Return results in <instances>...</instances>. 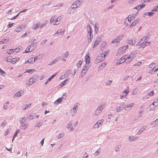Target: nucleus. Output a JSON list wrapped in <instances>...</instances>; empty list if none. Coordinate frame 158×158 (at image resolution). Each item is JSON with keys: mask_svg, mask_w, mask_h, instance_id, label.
<instances>
[{"mask_svg": "<svg viewBox=\"0 0 158 158\" xmlns=\"http://www.w3.org/2000/svg\"><path fill=\"white\" fill-rule=\"evenodd\" d=\"M105 105L103 104H101L96 110L95 113V114L97 115L99 114L100 112H102L103 109L105 107Z\"/></svg>", "mask_w": 158, "mask_h": 158, "instance_id": "nucleus-1", "label": "nucleus"}, {"mask_svg": "<svg viewBox=\"0 0 158 158\" xmlns=\"http://www.w3.org/2000/svg\"><path fill=\"white\" fill-rule=\"evenodd\" d=\"M143 40L144 37H143L141 39L138 43L136 44V45L137 46L142 45L140 47H142V48H144L146 47L147 45L146 44H144V42H143Z\"/></svg>", "mask_w": 158, "mask_h": 158, "instance_id": "nucleus-2", "label": "nucleus"}, {"mask_svg": "<svg viewBox=\"0 0 158 158\" xmlns=\"http://www.w3.org/2000/svg\"><path fill=\"white\" fill-rule=\"evenodd\" d=\"M90 66V65H89V64H86L85 66L81 73L82 76H83L85 75L87 70L89 69Z\"/></svg>", "mask_w": 158, "mask_h": 158, "instance_id": "nucleus-3", "label": "nucleus"}, {"mask_svg": "<svg viewBox=\"0 0 158 158\" xmlns=\"http://www.w3.org/2000/svg\"><path fill=\"white\" fill-rule=\"evenodd\" d=\"M140 20V19L139 18L136 19H135L131 23L130 26V27H132L135 26L136 23H138Z\"/></svg>", "mask_w": 158, "mask_h": 158, "instance_id": "nucleus-4", "label": "nucleus"}, {"mask_svg": "<svg viewBox=\"0 0 158 158\" xmlns=\"http://www.w3.org/2000/svg\"><path fill=\"white\" fill-rule=\"evenodd\" d=\"M126 57L125 59H124L123 61L126 63H129L133 59V58H131V56H128L127 57L126 56H124Z\"/></svg>", "mask_w": 158, "mask_h": 158, "instance_id": "nucleus-5", "label": "nucleus"}, {"mask_svg": "<svg viewBox=\"0 0 158 158\" xmlns=\"http://www.w3.org/2000/svg\"><path fill=\"white\" fill-rule=\"evenodd\" d=\"M86 30L87 32V34L93 33V31H92L91 26L89 24H88L86 26Z\"/></svg>", "mask_w": 158, "mask_h": 158, "instance_id": "nucleus-6", "label": "nucleus"}, {"mask_svg": "<svg viewBox=\"0 0 158 158\" xmlns=\"http://www.w3.org/2000/svg\"><path fill=\"white\" fill-rule=\"evenodd\" d=\"M90 59L91 58L89 56V53H87L86 55L85 58L86 64H89Z\"/></svg>", "mask_w": 158, "mask_h": 158, "instance_id": "nucleus-7", "label": "nucleus"}, {"mask_svg": "<svg viewBox=\"0 0 158 158\" xmlns=\"http://www.w3.org/2000/svg\"><path fill=\"white\" fill-rule=\"evenodd\" d=\"M126 57L125 56H123L121 58H120L119 60H118L117 62H116V65H119L123 63L124 62L123 61L124 59H125Z\"/></svg>", "mask_w": 158, "mask_h": 158, "instance_id": "nucleus-8", "label": "nucleus"}, {"mask_svg": "<svg viewBox=\"0 0 158 158\" xmlns=\"http://www.w3.org/2000/svg\"><path fill=\"white\" fill-rule=\"evenodd\" d=\"M104 120L101 119L99 121H98L94 125L95 127H96L98 128L100 125H102L103 123Z\"/></svg>", "mask_w": 158, "mask_h": 158, "instance_id": "nucleus-9", "label": "nucleus"}, {"mask_svg": "<svg viewBox=\"0 0 158 158\" xmlns=\"http://www.w3.org/2000/svg\"><path fill=\"white\" fill-rule=\"evenodd\" d=\"M87 38L88 39V42L89 43L90 42L93 38V33H89L87 34Z\"/></svg>", "mask_w": 158, "mask_h": 158, "instance_id": "nucleus-10", "label": "nucleus"}, {"mask_svg": "<svg viewBox=\"0 0 158 158\" xmlns=\"http://www.w3.org/2000/svg\"><path fill=\"white\" fill-rule=\"evenodd\" d=\"M57 74V73H55L52 75L49 78H48L47 80L45 83V84H47L49 81H51V80L53 79Z\"/></svg>", "mask_w": 158, "mask_h": 158, "instance_id": "nucleus-11", "label": "nucleus"}, {"mask_svg": "<svg viewBox=\"0 0 158 158\" xmlns=\"http://www.w3.org/2000/svg\"><path fill=\"white\" fill-rule=\"evenodd\" d=\"M134 105V104L133 103H131L130 104H128L125 106L126 110H130Z\"/></svg>", "mask_w": 158, "mask_h": 158, "instance_id": "nucleus-12", "label": "nucleus"}, {"mask_svg": "<svg viewBox=\"0 0 158 158\" xmlns=\"http://www.w3.org/2000/svg\"><path fill=\"white\" fill-rule=\"evenodd\" d=\"M138 139V138L135 136H130L128 138V140L129 141H133L136 140Z\"/></svg>", "mask_w": 158, "mask_h": 158, "instance_id": "nucleus-13", "label": "nucleus"}, {"mask_svg": "<svg viewBox=\"0 0 158 158\" xmlns=\"http://www.w3.org/2000/svg\"><path fill=\"white\" fill-rule=\"evenodd\" d=\"M125 51L121 48L118 50L117 55H120L121 54L123 53Z\"/></svg>", "mask_w": 158, "mask_h": 158, "instance_id": "nucleus-14", "label": "nucleus"}, {"mask_svg": "<svg viewBox=\"0 0 158 158\" xmlns=\"http://www.w3.org/2000/svg\"><path fill=\"white\" fill-rule=\"evenodd\" d=\"M36 77L35 76H33L29 80L30 82H32L31 84L35 82L36 81Z\"/></svg>", "mask_w": 158, "mask_h": 158, "instance_id": "nucleus-15", "label": "nucleus"}, {"mask_svg": "<svg viewBox=\"0 0 158 158\" xmlns=\"http://www.w3.org/2000/svg\"><path fill=\"white\" fill-rule=\"evenodd\" d=\"M146 128V126H143L142 127L141 129L137 132V134L138 135H140L143 131Z\"/></svg>", "mask_w": 158, "mask_h": 158, "instance_id": "nucleus-16", "label": "nucleus"}, {"mask_svg": "<svg viewBox=\"0 0 158 158\" xmlns=\"http://www.w3.org/2000/svg\"><path fill=\"white\" fill-rule=\"evenodd\" d=\"M40 23H38L37 24H36V25L34 27H32V29L36 30L39 27H40Z\"/></svg>", "mask_w": 158, "mask_h": 158, "instance_id": "nucleus-17", "label": "nucleus"}, {"mask_svg": "<svg viewBox=\"0 0 158 158\" xmlns=\"http://www.w3.org/2000/svg\"><path fill=\"white\" fill-rule=\"evenodd\" d=\"M154 94L153 91H152L150 92L149 93L147 96L145 97L146 99H147L149 98V96H151L153 95Z\"/></svg>", "mask_w": 158, "mask_h": 158, "instance_id": "nucleus-18", "label": "nucleus"}, {"mask_svg": "<svg viewBox=\"0 0 158 158\" xmlns=\"http://www.w3.org/2000/svg\"><path fill=\"white\" fill-rule=\"evenodd\" d=\"M78 6L77 5V2H75L74 3H73L71 6L70 7L71 9H73L74 10Z\"/></svg>", "mask_w": 158, "mask_h": 158, "instance_id": "nucleus-19", "label": "nucleus"}, {"mask_svg": "<svg viewBox=\"0 0 158 158\" xmlns=\"http://www.w3.org/2000/svg\"><path fill=\"white\" fill-rule=\"evenodd\" d=\"M120 41V39H119L117 37L114 39L112 40L111 43L112 44H115L119 42Z\"/></svg>", "mask_w": 158, "mask_h": 158, "instance_id": "nucleus-20", "label": "nucleus"}, {"mask_svg": "<svg viewBox=\"0 0 158 158\" xmlns=\"http://www.w3.org/2000/svg\"><path fill=\"white\" fill-rule=\"evenodd\" d=\"M33 57L31 58H30L26 60L25 62V63H33L34 62V61H33Z\"/></svg>", "mask_w": 158, "mask_h": 158, "instance_id": "nucleus-21", "label": "nucleus"}, {"mask_svg": "<svg viewBox=\"0 0 158 158\" xmlns=\"http://www.w3.org/2000/svg\"><path fill=\"white\" fill-rule=\"evenodd\" d=\"M60 60V58L57 57L56 58H55L53 61L51 62L49 65H51L52 64H54L56 63V62Z\"/></svg>", "mask_w": 158, "mask_h": 158, "instance_id": "nucleus-22", "label": "nucleus"}, {"mask_svg": "<svg viewBox=\"0 0 158 158\" xmlns=\"http://www.w3.org/2000/svg\"><path fill=\"white\" fill-rule=\"evenodd\" d=\"M22 27V26H20L19 27H17L15 29V31L17 32H19V31H21L22 29L21 27Z\"/></svg>", "mask_w": 158, "mask_h": 158, "instance_id": "nucleus-23", "label": "nucleus"}, {"mask_svg": "<svg viewBox=\"0 0 158 158\" xmlns=\"http://www.w3.org/2000/svg\"><path fill=\"white\" fill-rule=\"evenodd\" d=\"M63 98V97H61L60 98H59L56 100V101L54 103L56 104H58V103H60L61 102L62 99Z\"/></svg>", "mask_w": 158, "mask_h": 158, "instance_id": "nucleus-24", "label": "nucleus"}, {"mask_svg": "<svg viewBox=\"0 0 158 158\" xmlns=\"http://www.w3.org/2000/svg\"><path fill=\"white\" fill-rule=\"evenodd\" d=\"M41 58V56L40 55L35 56V57H33L34 62L36 61L38 59H40Z\"/></svg>", "mask_w": 158, "mask_h": 158, "instance_id": "nucleus-25", "label": "nucleus"}, {"mask_svg": "<svg viewBox=\"0 0 158 158\" xmlns=\"http://www.w3.org/2000/svg\"><path fill=\"white\" fill-rule=\"evenodd\" d=\"M154 14V12L152 11L150 12H147L145 13V15H148L150 16H152Z\"/></svg>", "mask_w": 158, "mask_h": 158, "instance_id": "nucleus-26", "label": "nucleus"}, {"mask_svg": "<svg viewBox=\"0 0 158 158\" xmlns=\"http://www.w3.org/2000/svg\"><path fill=\"white\" fill-rule=\"evenodd\" d=\"M60 19L61 18L60 17H58L57 18L55 22H54V23H55L53 24V25H55L59 24V23H57V22L60 20Z\"/></svg>", "mask_w": 158, "mask_h": 158, "instance_id": "nucleus-27", "label": "nucleus"}, {"mask_svg": "<svg viewBox=\"0 0 158 158\" xmlns=\"http://www.w3.org/2000/svg\"><path fill=\"white\" fill-rule=\"evenodd\" d=\"M145 6V4H142L138 6L139 10L143 8Z\"/></svg>", "mask_w": 158, "mask_h": 158, "instance_id": "nucleus-28", "label": "nucleus"}, {"mask_svg": "<svg viewBox=\"0 0 158 158\" xmlns=\"http://www.w3.org/2000/svg\"><path fill=\"white\" fill-rule=\"evenodd\" d=\"M37 45V44L35 43H33L30 46V48H32V49L35 48Z\"/></svg>", "mask_w": 158, "mask_h": 158, "instance_id": "nucleus-29", "label": "nucleus"}, {"mask_svg": "<svg viewBox=\"0 0 158 158\" xmlns=\"http://www.w3.org/2000/svg\"><path fill=\"white\" fill-rule=\"evenodd\" d=\"M34 71V69H28L26 70V72L28 73H31Z\"/></svg>", "mask_w": 158, "mask_h": 158, "instance_id": "nucleus-30", "label": "nucleus"}, {"mask_svg": "<svg viewBox=\"0 0 158 158\" xmlns=\"http://www.w3.org/2000/svg\"><path fill=\"white\" fill-rule=\"evenodd\" d=\"M82 62V61L81 60H80L78 62L77 64V68H79L81 66Z\"/></svg>", "mask_w": 158, "mask_h": 158, "instance_id": "nucleus-31", "label": "nucleus"}, {"mask_svg": "<svg viewBox=\"0 0 158 158\" xmlns=\"http://www.w3.org/2000/svg\"><path fill=\"white\" fill-rule=\"evenodd\" d=\"M97 59L101 61H103L105 59V58L102 57L100 56V55L98 56L97 57Z\"/></svg>", "mask_w": 158, "mask_h": 158, "instance_id": "nucleus-32", "label": "nucleus"}, {"mask_svg": "<svg viewBox=\"0 0 158 158\" xmlns=\"http://www.w3.org/2000/svg\"><path fill=\"white\" fill-rule=\"evenodd\" d=\"M107 54V53H106V52H105L99 55H100V56L102 57L105 58V57L106 56V54Z\"/></svg>", "mask_w": 158, "mask_h": 158, "instance_id": "nucleus-33", "label": "nucleus"}, {"mask_svg": "<svg viewBox=\"0 0 158 158\" xmlns=\"http://www.w3.org/2000/svg\"><path fill=\"white\" fill-rule=\"evenodd\" d=\"M94 31H98V23H95L94 24Z\"/></svg>", "mask_w": 158, "mask_h": 158, "instance_id": "nucleus-34", "label": "nucleus"}, {"mask_svg": "<svg viewBox=\"0 0 158 158\" xmlns=\"http://www.w3.org/2000/svg\"><path fill=\"white\" fill-rule=\"evenodd\" d=\"M70 73V70H67L65 73L64 75V76H66V77H68Z\"/></svg>", "mask_w": 158, "mask_h": 158, "instance_id": "nucleus-35", "label": "nucleus"}, {"mask_svg": "<svg viewBox=\"0 0 158 158\" xmlns=\"http://www.w3.org/2000/svg\"><path fill=\"white\" fill-rule=\"evenodd\" d=\"M62 30L61 29H59L56 32L55 34V35H56V34L57 35H60V33L61 32Z\"/></svg>", "mask_w": 158, "mask_h": 158, "instance_id": "nucleus-36", "label": "nucleus"}, {"mask_svg": "<svg viewBox=\"0 0 158 158\" xmlns=\"http://www.w3.org/2000/svg\"><path fill=\"white\" fill-rule=\"evenodd\" d=\"M101 152V149H98L94 153V155L95 156H97Z\"/></svg>", "mask_w": 158, "mask_h": 158, "instance_id": "nucleus-37", "label": "nucleus"}, {"mask_svg": "<svg viewBox=\"0 0 158 158\" xmlns=\"http://www.w3.org/2000/svg\"><path fill=\"white\" fill-rule=\"evenodd\" d=\"M69 79H67L63 81L61 83V84H60V85H61V86H63L65 84V82L67 81H69Z\"/></svg>", "mask_w": 158, "mask_h": 158, "instance_id": "nucleus-38", "label": "nucleus"}, {"mask_svg": "<svg viewBox=\"0 0 158 158\" xmlns=\"http://www.w3.org/2000/svg\"><path fill=\"white\" fill-rule=\"evenodd\" d=\"M64 133H62L60 134H59L57 136V138L58 139H60V138H62L64 136Z\"/></svg>", "mask_w": 158, "mask_h": 158, "instance_id": "nucleus-39", "label": "nucleus"}, {"mask_svg": "<svg viewBox=\"0 0 158 158\" xmlns=\"http://www.w3.org/2000/svg\"><path fill=\"white\" fill-rule=\"evenodd\" d=\"M14 49H10L9 50H7V52L9 54H11L13 52H14Z\"/></svg>", "mask_w": 158, "mask_h": 158, "instance_id": "nucleus-40", "label": "nucleus"}, {"mask_svg": "<svg viewBox=\"0 0 158 158\" xmlns=\"http://www.w3.org/2000/svg\"><path fill=\"white\" fill-rule=\"evenodd\" d=\"M127 89H126L123 92V93H125V94H126L127 95V94L129 92V91L128 90V87H127Z\"/></svg>", "mask_w": 158, "mask_h": 158, "instance_id": "nucleus-41", "label": "nucleus"}, {"mask_svg": "<svg viewBox=\"0 0 158 158\" xmlns=\"http://www.w3.org/2000/svg\"><path fill=\"white\" fill-rule=\"evenodd\" d=\"M20 130L19 129H17L14 134L13 136L16 137L18 133L19 132Z\"/></svg>", "mask_w": 158, "mask_h": 158, "instance_id": "nucleus-42", "label": "nucleus"}, {"mask_svg": "<svg viewBox=\"0 0 158 158\" xmlns=\"http://www.w3.org/2000/svg\"><path fill=\"white\" fill-rule=\"evenodd\" d=\"M26 119L25 118H22L19 121V122L21 124L23 123L24 122H25Z\"/></svg>", "mask_w": 158, "mask_h": 158, "instance_id": "nucleus-43", "label": "nucleus"}, {"mask_svg": "<svg viewBox=\"0 0 158 158\" xmlns=\"http://www.w3.org/2000/svg\"><path fill=\"white\" fill-rule=\"evenodd\" d=\"M58 57H59L60 59H61L62 60L65 61L66 60V59L65 58V57L63 55L61 56Z\"/></svg>", "mask_w": 158, "mask_h": 158, "instance_id": "nucleus-44", "label": "nucleus"}, {"mask_svg": "<svg viewBox=\"0 0 158 158\" xmlns=\"http://www.w3.org/2000/svg\"><path fill=\"white\" fill-rule=\"evenodd\" d=\"M26 126V125L25 124H23L20 127V128L23 130L25 129L26 127H25Z\"/></svg>", "mask_w": 158, "mask_h": 158, "instance_id": "nucleus-45", "label": "nucleus"}, {"mask_svg": "<svg viewBox=\"0 0 158 158\" xmlns=\"http://www.w3.org/2000/svg\"><path fill=\"white\" fill-rule=\"evenodd\" d=\"M31 48H30V46H29L27 48L26 50L25 51V52L26 53H28V52H30V49Z\"/></svg>", "mask_w": 158, "mask_h": 158, "instance_id": "nucleus-46", "label": "nucleus"}, {"mask_svg": "<svg viewBox=\"0 0 158 158\" xmlns=\"http://www.w3.org/2000/svg\"><path fill=\"white\" fill-rule=\"evenodd\" d=\"M14 23H10V22L8 24L7 26V27L8 28H9L11 27L12 26L14 25Z\"/></svg>", "mask_w": 158, "mask_h": 158, "instance_id": "nucleus-47", "label": "nucleus"}, {"mask_svg": "<svg viewBox=\"0 0 158 158\" xmlns=\"http://www.w3.org/2000/svg\"><path fill=\"white\" fill-rule=\"evenodd\" d=\"M121 107L120 106H118L117 107L116 109V111L117 112H119L122 110V109H121Z\"/></svg>", "mask_w": 158, "mask_h": 158, "instance_id": "nucleus-48", "label": "nucleus"}, {"mask_svg": "<svg viewBox=\"0 0 158 158\" xmlns=\"http://www.w3.org/2000/svg\"><path fill=\"white\" fill-rule=\"evenodd\" d=\"M74 11V10H73V9H71V8L69 9L68 10V12L69 14H71L72 13H73Z\"/></svg>", "mask_w": 158, "mask_h": 158, "instance_id": "nucleus-49", "label": "nucleus"}, {"mask_svg": "<svg viewBox=\"0 0 158 158\" xmlns=\"http://www.w3.org/2000/svg\"><path fill=\"white\" fill-rule=\"evenodd\" d=\"M120 106H121V107H123V108L125 109H126V108L125 107V104L124 102H122L120 104Z\"/></svg>", "mask_w": 158, "mask_h": 158, "instance_id": "nucleus-50", "label": "nucleus"}, {"mask_svg": "<svg viewBox=\"0 0 158 158\" xmlns=\"http://www.w3.org/2000/svg\"><path fill=\"white\" fill-rule=\"evenodd\" d=\"M19 13H18L16 15L14 16L13 18H12L11 19V20H14V19H16L17 18V17H18V15H19Z\"/></svg>", "mask_w": 158, "mask_h": 158, "instance_id": "nucleus-51", "label": "nucleus"}, {"mask_svg": "<svg viewBox=\"0 0 158 158\" xmlns=\"http://www.w3.org/2000/svg\"><path fill=\"white\" fill-rule=\"evenodd\" d=\"M128 45H126L125 46H123L121 48L123 49V50H124L125 51V50L127 49L128 48Z\"/></svg>", "mask_w": 158, "mask_h": 158, "instance_id": "nucleus-52", "label": "nucleus"}, {"mask_svg": "<svg viewBox=\"0 0 158 158\" xmlns=\"http://www.w3.org/2000/svg\"><path fill=\"white\" fill-rule=\"evenodd\" d=\"M8 60H9V62L10 63V61L12 60L13 58L11 56H9L7 57Z\"/></svg>", "mask_w": 158, "mask_h": 158, "instance_id": "nucleus-53", "label": "nucleus"}, {"mask_svg": "<svg viewBox=\"0 0 158 158\" xmlns=\"http://www.w3.org/2000/svg\"><path fill=\"white\" fill-rule=\"evenodd\" d=\"M46 24H47V23H43L41 25L40 24V28H41L44 27L46 25Z\"/></svg>", "mask_w": 158, "mask_h": 158, "instance_id": "nucleus-54", "label": "nucleus"}, {"mask_svg": "<svg viewBox=\"0 0 158 158\" xmlns=\"http://www.w3.org/2000/svg\"><path fill=\"white\" fill-rule=\"evenodd\" d=\"M141 115H140L139 116H137L136 118H135L134 119V121H136L138 120L139 119L141 118Z\"/></svg>", "mask_w": 158, "mask_h": 158, "instance_id": "nucleus-55", "label": "nucleus"}, {"mask_svg": "<svg viewBox=\"0 0 158 158\" xmlns=\"http://www.w3.org/2000/svg\"><path fill=\"white\" fill-rule=\"evenodd\" d=\"M72 124V123L71 122H69L68 124L67 125V128L68 129H69L71 126Z\"/></svg>", "mask_w": 158, "mask_h": 158, "instance_id": "nucleus-56", "label": "nucleus"}, {"mask_svg": "<svg viewBox=\"0 0 158 158\" xmlns=\"http://www.w3.org/2000/svg\"><path fill=\"white\" fill-rule=\"evenodd\" d=\"M77 106H74V107L72 108V110L73 112H75L77 111L76 108Z\"/></svg>", "mask_w": 158, "mask_h": 158, "instance_id": "nucleus-57", "label": "nucleus"}, {"mask_svg": "<svg viewBox=\"0 0 158 158\" xmlns=\"http://www.w3.org/2000/svg\"><path fill=\"white\" fill-rule=\"evenodd\" d=\"M7 123L6 121V120H4L3 122L2 123V124L1 125V126L2 127H4L5 125H6Z\"/></svg>", "mask_w": 158, "mask_h": 158, "instance_id": "nucleus-58", "label": "nucleus"}, {"mask_svg": "<svg viewBox=\"0 0 158 158\" xmlns=\"http://www.w3.org/2000/svg\"><path fill=\"white\" fill-rule=\"evenodd\" d=\"M157 124L156 123V122L155 121L152 122V123H151V125H153V127H155L156 126Z\"/></svg>", "mask_w": 158, "mask_h": 158, "instance_id": "nucleus-59", "label": "nucleus"}, {"mask_svg": "<svg viewBox=\"0 0 158 158\" xmlns=\"http://www.w3.org/2000/svg\"><path fill=\"white\" fill-rule=\"evenodd\" d=\"M106 63H103L100 66L101 68L103 69L106 65Z\"/></svg>", "mask_w": 158, "mask_h": 158, "instance_id": "nucleus-60", "label": "nucleus"}, {"mask_svg": "<svg viewBox=\"0 0 158 158\" xmlns=\"http://www.w3.org/2000/svg\"><path fill=\"white\" fill-rule=\"evenodd\" d=\"M2 40V43H6V42H7L8 41V40L6 39H3Z\"/></svg>", "mask_w": 158, "mask_h": 158, "instance_id": "nucleus-61", "label": "nucleus"}, {"mask_svg": "<svg viewBox=\"0 0 158 158\" xmlns=\"http://www.w3.org/2000/svg\"><path fill=\"white\" fill-rule=\"evenodd\" d=\"M8 107L7 105L6 104H4L3 105V108L4 110H6L7 109Z\"/></svg>", "mask_w": 158, "mask_h": 158, "instance_id": "nucleus-62", "label": "nucleus"}, {"mask_svg": "<svg viewBox=\"0 0 158 158\" xmlns=\"http://www.w3.org/2000/svg\"><path fill=\"white\" fill-rule=\"evenodd\" d=\"M100 42V40H98V39H97L96 40H95L94 43L98 45L99 44Z\"/></svg>", "mask_w": 158, "mask_h": 158, "instance_id": "nucleus-63", "label": "nucleus"}, {"mask_svg": "<svg viewBox=\"0 0 158 158\" xmlns=\"http://www.w3.org/2000/svg\"><path fill=\"white\" fill-rule=\"evenodd\" d=\"M127 95L125 94H123L122 95L120 96V98L121 99H122L123 98H124L125 97H126L127 96Z\"/></svg>", "mask_w": 158, "mask_h": 158, "instance_id": "nucleus-64", "label": "nucleus"}]
</instances>
